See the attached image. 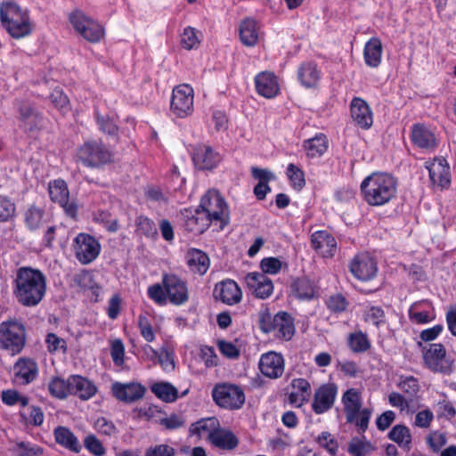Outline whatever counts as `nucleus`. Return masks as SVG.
<instances>
[{
  "label": "nucleus",
  "mask_w": 456,
  "mask_h": 456,
  "mask_svg": "<svg viewBox=\"0 0 456 456\" xmlns=\"http://www.w3.org/2000/svg\"><path fill=\"white\" fill-rule=\"evenodd\" d=\"M287 175L294 189L300 191L305 185L303 171L294 164H289L288 166Z\"/></svg>",
  "instance_id": "nucleus-49"
},
{
  "label": "nucleus",
  "mask_w": 456,
  "mask_h": 456,
  "mask_svg": "<svg viewBox=\"0 0 456 456\" xmlns=\"http://www.w3.org/2000/svg\"><path fill=\"white\" fill-rule=\"evenodd\" d=\"M20 418L25 425L41 426L44 422V412L40 407L30 405L20 410Z\"/></svg>",
  "instance_id": "nucleus-44"
},
{
  "label": "nucleus",
  "mask_w": 456,
  "mask_h": 456,
  "mask_svg": "<svg viewBox=\"0 0 456 456\" xmlns=\"http://www.w3.org/2000/svg\"><path fill=\"white\" fill-rule=\"evenodd\" d=\"M50 100L60 110L66 111L69 110V101L61 89L55 88L50 94Z\"/></svg>",
  "instance_id": "nucleus-60"
},
{
  "label": "nucleus",
  "mask_w": 456,
  "mask_h": 456,
  "mask_svg": "<svg viewBox=\"0 0 456 456\" xmlns=\"http://www.w3.org/2000/svg\"><path fill=\"white\" fill-rule=\"evenodd\" d=\"M77 158L85 166L98 167L111 159V152L100 142H87L77 151Z\"/></svg>",
  "instance_id": "nucleus-11"
},
{
  "label": "nucleus",
  "mask_w": 456,
  "mask_h": 456,
  "mask_svg": "<svg viewBox=\"0 0 456 456\" xmlns=\"http://www.w3.org/2000/svg\"><path fill=\"white\" fill-rule=\"evenodd\" d=\"M351 117L356 125L364 129L370 128L373 122L370 107L360 98H354L351 102Z\"/></svg>",
  "instance_id": "nucleus-26"
},
{
  "label": "nucleus",
  "mask_w": 456,
  "mask_h": 456,
  "mask_svg": "<svg viewBox=\"0 0 456 456\" xmlns=\"http://www.w3.org/2000/svg\"><path fill=\"white\" fill-rule=\"evenodd\" d=\"M342 403L347 422H354L362 407L360 393L354 388L347 389L342 396Z\"/></svg>",
  "instance_id": "nucleus-34"
},
{
  "label": "nucleus",
  "mask_w": 456,
  "mask_h": 456,
  "mask_svg": "<svg viewBox=\"0 0 456 456\" xmlns=\"http://www.w3.org/2000/svg\"><path fill=\"white\" fill-rule=\"evenodd\" d=\"M24 326L17 321H6L0 324V346L12 354H19L25 346Z\"/></svg>",
  "instance_id": "nucleus-7"
},
{
  "label": "nucleus",
  "mask_w": 456,
  "mask_h": 456,
  "mask_svg": "<svg viewBox=\"0 0 456 456\" xmlns=\"http://www.w3.org/2000/svg\"><path fill=\"white\" fill-rule=\"evenodd\" d=\"M317 443L324 447L331 455H335L338 452V443L329 432H322L316 439Z\"/></svg>",
  "instance_id": "nucleus-57"
},
{
  "label": "nucleus",
  "mask_w": 456,
  "mask_h": 456,
  "mask_svg": "<svg viewBox=\"0 0 456 456\" xmlns=\"http://www.w3.org/2000/svg\"><path fill=\"white\" fill-rule=\"evenodd\" d=\"M144 456H175V451L167 444H159L148 448Z\"/></svg>",
  "instance_id": "nucleus-64"
},
{
  "label": "nucleus",
  "mask_w": 456,
  "mask_h": 456,
  "mask_svg": "<svg viewBox=\"0 0 456 456\" xmlns=\"http://www.w3.org/2000/svg\"><path fill=\"white\" fill-rule=\"evenodd\" d=\"M45 342L47 344V348L50 353L66 352V341L63 338H59L54 333H49L46 336Z\"/></svg>",
  "instance_id": "nucleus-58"
},
{
  "label": "nucleus",
  "mask_w": 456,
  "mask_h": 456,
  "mask_svg": "<svg viewBox=\"0 0 456 456\" xmlns=\"http://www.w3.org/2000/svg\"><path fill=\"white\" fill-rule=\"evenodd\" d=\"M216 345L224 356L229 359H236L239 357L240 350L232 342L219 339L217 340Z\"/></svg>",
  "instance_id": "nucleus-59"
},
{
  "label": "nucleus",
  "mask_w": 456,
  "mask_h": 456,
  "mask_svg": "<svg viewBox=\"0 0 456 456\" xmlns=\"http://www.w3.org/2000/svg\"><path fill=\"white\" fill-rule=\"evenodd\" d=\"M245 282L249 290L258 298L265 299L273 291L272 281L264 273H249L245 276Z\"/></svg>",
  "instance_id": "nucleus-20"
},
{
  "label": "nucleus",
  "mask_w": 456,
  "mask_h": 456,
  "mask_svg": "<svg viewBox=\"0 0 456 456\" xmlns=\"http://www.w3.org/2000/svg\"><path fill=\"white\" fill-rule=\"evenodd\" d=\"M428 305L426 302H415L409 308V318L411 322L416 324H425L435 319L432 310L423 309L422 306Z\"/></svg>",
  "instance_id": "nucleus-42"
},
{
  "label": "nucleus",
  "mask_w": 456,
  "mask_h": 456,
  "mask_svg": "<svg viewBox=\"0 0 456 456\" xmlns=\"http://www.w3.org/2000/svg\"><path fill=\"white\" fill-rule=\"evenodd\" d=\"M45 210L35 204L28 206L24 213V222L30 231L39 229L45 222Z\"/></svg>",
  "instance_id": "nucleus-39"
},
{
  "label": "nucleus",
  "mask_w": 456,
  "mask_h": 456,
  "mask_svg": "<svg viewBox=\"0 0 456 456\" xmlns=\"http://www.w3.org/2000/svg\"><path fill=\"white\" fill-rule=\"evenodd\" d=\"M187 265L191 272L203 275L209 268V258L202 250L190 248L185 256Z\"/></svg>",
  "instance_id": "nucleus-32"
},
{
  "label": "nucleus",
  "mask_w": 456,
  "mask_h": 456,
  "mask_svg": "<svg viewBox=\"0 0 456 456\" xmlns=\"http://www.w3.org/2000/svg\"><path fill=\"white\" fill-rule=\"evenodd\" d=\"M220 426V421L216 417L203 418L190 426L189 433L191 436H197L199 439L207 436L209 442L211 436L216 433Z\"/></svg>",
  "instance_id": "nucleus-28"
},
{
  "label": "nucleus",
  "mask_w": 456,
  "mask_h": 456,
  "mask_svg": "<svg viewBox=\"0 0 456 456\" xmlns=\"http://www.w3.org/2000/svg\"><path fill=\"white\" fill-rule=\"evenodd\" d=\"M181 216L184 229L195 235L203 233L211 224L210 219L199 208H185L181 212Z\"/></svg>",
  "instance_id": "nucleus-17"
},
{
  "label": "nucleus",
  "mask_w": 456,
  "mask_h": 456,
  "mask_svg": "<svg viewBox=\"0 0 456 456\" xmlns=\"http://www.w3.org/2000/svg\"><path fill=\"white\" fill-rule=\"evenodd\" d=\"M388 438L397 444L400 447L410 451L411 444V434L404 425H395L388 433Z\"/></svg>",
  "instance_id": "nucleus-41"
},
{
  "label": "nucleus",
  "mask_w": 456,
  "mask_h": 456,
  "mask_svg": "<svg viewBox=\"0 0 456 456\" xmlns=\"http://www.w3.org/2000/svg\"><path fill=\"white\" fill-rule=\"evenodd\" d=\"M151 390L166 403H173L179 397L177 389L169 382H157L151 386Z\"/></svg>",
  "instance_id": "nucleus-43"
},
{
  "label": "nucleus",
  "mask_w": 456,
  "mask_h": 456,
  "mask_svg": "<svg viewBox=\"0 0 456 456\" xmlns=\"http://www.w3.org/2000/svg\"><path fill=\"white\" fill-rule=\"evenodd\" d=\"M338 387L334 383L322 385L314 393L312 409L316 414L328 411L334 404Z\"/></svg>",
  "instance_id": "nucleus-16"
},
{
  "label": "nucleus",
  "mask_w": 456,
  "mask_h": 456,
  "mask_svg": "<svg viewBox=\"0 0 456 456\" xmlns=\"http://www.w3.org/2000/svg\"><path fill=\"white\" fill-rule=\"evenodd\" d=\"M70 377L65 380L60 377H53L48 384L50 394L59 399L66 398L70 395Z\"/></svg>",
  "instance_id": "nucleus-45"
},
{
  "label": "nucleus",
  "mask_w": 456,
  "mask_h": 456,
  "mask_svg": "<svg viewBox=\"0 0 456 456\" xmlns=\"http://www.w3.org/2000/svg\"><path fill=\"white\" fill-rule=\"evenodd\" d=\"M292 388L302 396V400H308L311 396L310 383L305 379H294L291 381Z\"/></svg>",
  "instance_id": "nucleus-61"
},
{
  "label": "nucleus",
  "mask_w": 456,
  "mask_h": 456,
  "mask_svg": "<svg viewBox=\"0 0 456 456\" xmlns=\"http://www.w3.org/2000/svg\"><path fill=\"white\" fill-rule=\"evenodd\" d=\"M95 116L97 124L103 133L113 136L118 134V126L113 118H110L109 115H102L98 112L95 113Z\"/></svg>",
  "instance_id": "nucleus-48"
},
{
  "label": "nucleus",
  "mask_w": 456,
  "mask_h": 456,
  "mask_svg": "<svg viewBox=\"0 0 456 456\" xmlns=\"http://www.w3.org/2000/svg\"><path fill=\"white\" fill-rule=\"evenodd\" d=\"M48 191L51 200L58 203L69 216L72 218L77 216V207L74 202L69 200V191L64 180L57 179L50 182Z\"/></svg>",
  "instance_id": "nucleus-13"
},
{
  "label": "nucleus",
  "mask_w": 456,
  "mask_h": 456,
  "mask_svg": "<svg viewBox=\"0 0 456 456\" xmlns=\"http://www.w3.org/2000/svg\"><path fill=\"white\" fill-rule=\"evenodd\" d=\"M199 208L211 224H216L220 229H224L230 221L228 206L221 196L215 190H209L204 194L200 200Z\"/></svg>",
  "instance_id": "nucleus-5"
},
{
  "label": "nucleus",
  "mask_w": 456,
  "mask_h": 456,
  "mask_svg": "<svg viewBox=\"0 0 456 456\" xmlns=\"http://www.w3.org/2000/svg\"><path fill=\"white\" fill-rule=\"evenodd\" d=\"M258 366L264 376L276 379L284 372V359L281 354L271 351L261 355Z\"/></svg>",
  "instance_id": "nucleus-18"
},
{
  "label": "nucleus",
  "mask_w": 456,
  "mask_h": 456,
  "mask_svg": "<svg viewBox=\"0 0 456 456\" xmlns=\"http://www.w3.org/2000/svg\"><path fill=\"white\" fill-rule=\"evenodd\" d=\"M257 93L265 97L273 98L279 93V85L276 77L271 72H261L255 77Z\"/></svg>",
  "instance_id": "nucleus-27"
},
{
  "label": "nucleus",
  "mask_w": 456,
  "mask_h": 456,
  "mask_svg": "<svg viewBox=\"0 0 456 456\" xmlns=\"http://www.w3.org/2000/svg\"><path fill=\"white\" fill-rule=\"evenodd\" d=\"M313 248L323 257H332L337 251V241L327 231H317L311 236Z\"/></svg>",
  "instance_id": "nucleus-22"
},
{
  "label": "nucleus",
  "mask_w": 456,
  "mask_h": 456,
  "mask_svg": "<svg viewBox=\"0 0 456 456\" xmlns=\"http://www.w3.org/2000/svg\"><path fill=\"white\" fill-rule=\"evenodd\" d=\"M347 305L348 303L346 297L341 294L330 296L326 301L327 307L334 314H339L346 311Z\"/></svg>",
  "instance_id": "nucleus-52"
},
{
  "label": "nucleus",
  "mask_w": 456,
  "mask_h": 456,
  "mask_svg": "<svg viewBox=\"0 0 456 456\" xmlns=\"http://www.w3.org/2000/svg\"><path fill=\"white\" fill-rule=\"evenodd\" d=\"M240 38L246 46L256 45L260 37V27L256 20L251 18L244 19L240 24Z\"/></svg>",
  "instance_id": "nucleus-30"
},
{
  "label": "nucleus",
  "mask_w": 456,
  "mask_h": 456,
  "mask_svg": "<svg viewBox=\"0 0 456 456\" xmlns=\"http://www.w3.org/2000/svg\"><path fill=\"white\" fill-rule=\"evenodd\" d=\"M15 213V205L7 197L0 195V222H6Z\"/></svg>",
  "instance_id": "nucleus-56"
},
{
  "label": "nucleus",
  "mask_w": 456,
  "mask_h": 456,
  "mask_svg": "<svg viewBox=\"0 0 456 456\" xmlns=\"http://www.w3.org/2000/svg\"><path fill=\"white\" fill-rule=\"evenodd\" d=\"M426 167L433 184L445 188L451 183L450 167L444 158H435L432 162H426Z\"/></svg>",
  "instance_id": "nucleus-21"
},
{
  "label": "nucleus",
  "mask_w": 456,
  "mask_h": 456,
  "mask_svg": "<svg viewBox=\"0 0 456 456\" xmlns=\"http://www.w3.org/2000/svg\"><path fill=\"white\" fill-rule=\"evenodd\" d=\"M297 77L302 86L311 88L317 85L320 79V71L316 64L305 62L298 68Z\"/></svg>",
  "instance_id": "nucleus-38"
},
{
  "label": "nucleus",
  "mask_w": 456,
  "mask_h": 456,
  "mask_svg": "<svg viewBox=\"0 0 456 456\" xmlns=\"http://www.w3.org/2000/svg\"><path fill=\"white\" fill-rule=\"evenodd\" d=\"M360 189L368 205L380 207L395 198L397 181L388 173L373 172L362 180Z\"/></svg>",
  "instance_id": "nucleus-2"
},
{
  "label": "nucleus",
  "mask_w": 456,
  "mask_h": 456,
  "mask_svg": "<svg viewBox=\"0 0 456 456\" xmlns=\"http://www.w3.org/2000/svg\"><path fill=\"white\" fill-rule=\"evenodd\" d=\"M53 435L55 442L65 449L75 453H79L81 452L82 445L77 437L69 428L59 426L54 428Z\"/></svg>",
  "instance_id": "nucleus-31"
},
{
  "label": "nucleus",
  "mask_w": 456,
  "mask_h": 456,
  "mask_svg": "<svg viewBox=\"0 0 456 456\" xmlns=\"http://www.w3.org/2000/svg\"><path fill=\"white\" fill-rule=\"evenodd\" d=\"M0 19L4 28L14 38L28 36L33 28L27 11L13 3L2 4Z\"/></svg>",
  "instance_id": "nucleus-4"
},
{
  "label": "nucleus",
  "mask_w": 456,
  "mask_h": 456,
  "mask_svg": "<svg viewBox=\"0 0 456 456\" xmlns=\"http://www.w3.org/2000/svg\"><path fill=\"white\" fill-rule=\"evenodd\" d=\"M304 148L308 157H320L327 151V138L323 134H319L314 138L305 141Z\"/></svg>",
  "instance_id": "nucleus-40"
},
{
  "label": "nucleus",
  "mask_w": 456,
  "mask_h": 456,
  "mask_svg": "<svg viewBox=\"0 0 456 456\" xmlns=\"http://www.w3.org/2000/svg\"><path fill=\"white\" fill-rule=\"evenodd\" d=\"M69 20L74 30L90 43H99L104 37L103 27L78 9L69 13Z\"/></svg>",
  "instance_id": "nucleus-6"
},
{
  "label": "nucleus",
  "mask_w": 456,
  "mask_h": 456,
  "mask_svg": "<svg viewBox=\"0 0 456 456\" xmlns=\"http://www.w3.org/2000/svg\"><path fill=\"white\" fill-rule=\"evenodd\" d=\"M70 395L78 396L82 400L93 397L97 388L95 385L86 378L78 375L70 376Z\"/></svg>",
  "instance_id": "nucleus-29"
},
{
  "label": "nucleus",
  "mask_w": 456,
  "mask_h": 456,
  "mask_svg": "<svg viewBox=\"0 0 456 456\" xmlns=\"http://www.w3.org/2000/svg\"><path fill=\"white\" fill-rule=\"evenodd\" d=\"M374 450V447L368 442L359 439H353L348 445V452L353 456H366Z\"/></svg>",
  "instance_id": "nucleus-50"
},
{
  "label": "nucleus",
  "mask_w": 456,
  "mask_h": 456,
  "mask_svg": "<svg viewBox=\"0 0 456 456\" xmlns=\"http://www.w3.org/2000/svg\"><path fill=\"white\" fill-rule=\"evenodd\" d=\"M137 231L147 237L153 236L157 233L155 224L152 220L145 216H139L135 221Z\"/></svg>",
  "instance_id": "nucleus-55"
},
{
  "label": "nucleus",
  "mask_w": 456,
  "mask_h": 456,
  "mask_svg": "<svg viewBox=\"0 0 456 456\" xmlns=\"http://www.w3.org/2000/svg\"><path fill=\"white\" fill-rule=\"evenodd\" d=\"M125 347L120 339H115L111 343L110 355L117 366L124 363Z\"/></svg>",
  "instance_id": "nucleus-62"
},
{
  "label": "nucleus",
  "mask_w": 456,
  "mask_h": 456,
  "mask_svg": "<svg viewBox=\"0 0 456 456\" xmlns=\"http://www.w3.org/2000/svg\"><path fill=\"white\" fill-rule=\"evenodd\" d=\"M112 392L117 399L126 403H132L141 399L145 393L142 386L137 383L121 384L114 383Z\"/></svg>",
  "instance_id": "nucleus-25"
},
{
  "label": "nucleus",
  "mask_w": 456,
  "mask_h": 456,
  "mask_svg": "<svg viewBox=\"0 0 456 456\" xmlns=\"http://www.w3.org/2000/svg\"><path fill=\"white\" fill-rule=\"evenodd\" d=\"M215 403L221 408L238 410L245 403V394L242 388L234 384H216L212 390Z\"/></svg>",
  "instance_id": "nucleus-9"
},
{
  "label": "nucleus",
  "mask_w": 456,
  "mask_h": 456,
  "mask_svg": "<svg viewBox=\"0 0 456 456\" xmlns=\"http://www.w3.org/2000/svg\"><path fill=\"white\" fill-rule=\"evenodd\" d=\"M74 251L77 259L83 265L92 263L100 254L99 241L87 233H79L75 238Z\"/></svg>",
  "instance_id": "nucleus-12"
},
{
  "label": "nucleus",
  "mask_w": 456,
  "mask_h": 456,
  "mask_svg": "<svg viewBox=\"0 0 456 456\" xmlns=\"http://www.w3.org/2000/svg\"><path fill=\"white\" fill-rule=\"evenodd\" d=\"M293 290L297 297L301 299H310L314 296V286L313 282L306 279H297L293 283Z\"/></svg>",
  "instance_id": "nucleus-46"
},
{
  "label": "nucleus",
  "mask_w": 456,
  "mask_h": 456,
  "mask_svg": "<svg viewBox=\"0 0 456 456\" xmlns=\"http://www.w3.org/2000/svg\"><path fill=\"white\" fill-rule=\"evenodd\" d=\"M86 449L94 456L105 454V449L101 441L94 435H88L84 440Z\"/></svg>",
  "instance_id": "nucleus-54"
},
{
  "label": "nucleus",
  "mask_w": 456,
  "mask_h": 456,
  "mask_svg": "<svg viewBox=\"0 0 456 456\" xmlns=\"http://www.w3.org/2000/svg\"><path fill=\"white\" fill-rule=\"evenodd\" d=\"M423 361L425 366L433 372L450 375L453 371L454 362L447 355L443 344H429L428 347L423 350Z\"/></svg>",
  "instance_id": "nucleus-8"
},
{
  "label": "nucleus",
  "mask_w": 456,
  "mask_h": 456,
  "mask_svg": "<svg viewBox=\"0 0 456 456\" xmlns=\"http://www.w3.org/2000/svg\"><path fill=\"white\" fill-rule=\"evenodd\" d=\"M193 95L192 87L183 84L173 89L171 98V112L177 118H185L191 115L193 111Z\"/></svg>",
  "instance_id": "nucleus-10"
},
{
  "label": "nucleus",
  "mask_w": 456,
  "mask_h": 456,
  "mask_svg": "<svg viewBox=\"0 0 456 456\" xmlns=\"http://www.w3.org/2000/svg\"><path fill=\"white\" fill-rule=\"evenodd\" d=\"M192 159L199 169H212L216 167L221 158L210 146L200 145L195 148Z\"/></svg>",
  "instance_id": "nucleus-24"
},
{
  "label": "nucleus",
  "mask_w": 456,
  "mask_h": 456,
  "mask_svg": "<svg viewBox=\"0 0 456 456\" xmlns=\"http://www.w3.org/2000/svg\"><path fill=\"white\" fill-rule=\"evenodd\" d=\"M348 345L351 350L354 353L365 352L370 347L367 336L362 332L350 334L348 338Z\"/></svg>",
  "instance_id": "nucleus-47"
},
{
  "label": "nucleus",
  "mask_w": 456,
  "mask_h": 456,
  "mask_svg": "<svg viewBox=\"0 0 456 456\" xmlns=\"http://www.w3.org/2000/svg\"><path fill=\"white\" fill-rule=\"evenodd\" d=\"M165 291L168 299L174 305H182L188 300V289L186 282L178 276L170 274L163 278Z\"/></svg>",
  "instance_id": "nucleus-19"
},
{
  "label": "nucleus",
  "mask_w": 456,
  "mask_h": 456,
  "mask_svg": "<svg viewBox=\"0 0 456 456\" xmlns=\"http://www.w3.org/2000/svg\"><path fill=\"white\" fill-rule=\"evenodd\" d=\"M14 295L24 306H36L44 298L46 291V278L38 269L20 267L14 281Z\"/></svg>",
  "instance_id": "nucleus-1"
},
{
  "label": "nucleus",
  "mask_w": 456,
  "mask_h": 456,
  "mask_svg": "<svg viewBox=\"0 0 456 456\" xmlns=\"http://www.w3.org/2000/svg\"><path fill=\"white\" fill-rule=\"evenodd\" d=\"M209 443L218 449L232 451L237 447L239 442L232 431L223 429L220 427L216 433L211 436Z\"/></svg>",
  "instance_id": "nucleus-35"
},
{
  "label": "nucleus",
  "mask_w": 456,
  "mask_h": 456,
  "mask_svg": "<svg viewBox=\"0 0 456 456\" xmlns=\"http://www.w3.org/2000/svg\"><path fill=\"white\" fill-rule=\"evenodd\" d=\"M181 44L187 50H191L200 45V39L195 28L191 27L184 28L182 34Z\"/></svg>",
  "instance_id": "nucleus-53"
},
{
  "label": "nucleus",
  "mask_w": 456,
  "mask_h": 456,
  "mask_svg": "<svg viewBox=\"0 0 456 456\" xmlns=\"http://www.w3.org/2000/svg\"><path fill=\"white\" fill-rule=\"evenodd\" d=\"M411 140L415 145L426 150H433L437 146L435 134L423 125H414Z\"/></svg>",
  "instance_id": "nucleus-33"
},
{
  "label": "nucleus",
  "mask_w": 456,
  "mask_h": 456,
  "mask_svg": "<svg viewBox=\"0 0 456 456\" xmlns=\"http://www.w3.org/2000/svg\"><path fill=\"white\" fill-rule=\"evenodd\" d=\"M213 294L216 299L227 305L237 304L241 299V290L237 283L232 280L216 284Z\"/></svg>",
  "instance_id": "nucleus-23"
},
{
  "label": "nucleus",
  "mask_w": 456,
  "mask_h": 456,
  "mask_svg": "<svg viewBox=\"0 0 456 456\" xmlns=\"http://www.w3.org/2000/svg\"><path fill=\"white\" fill-rule=\"evenodd\" d=\"M365 321L377 328L383 325L386 322V315L383 309L379 306H371L365 313Z\"/></svg>",
  "instance_id": "nucleus-51"
},
{
  "label": "nucleus",
  "mask_w": 456,
  "mask_h": 456,
  "mask_svg": "<svg viewBox=\"0 0 456 456\" xmlns=\"http://www.w3.org/2000/svg\"><path fill=\"white\" fill-rule=\"evenodd\" d=\"M263 273L276 274L281 268V262L276 257H265L260 263Z\"/></svg>",
  "instance_id": "nucleus-63"
},
{
  "label": "nucleus",
  "mask_w": 456,
  "mask_h": 456,
  "mask_svg": "<svg viewBox=\"0 0 456 456\" xmlns=\"http://www.w3.org/2000/svg\"><path fill=\"white\" fill-rule=\"evenodd\" d=\"M12 381L18 386H27L34 382L39 373L37 362L28 357H20L14 363Z\"/></svg>",
  "instance_id": "nucleus-15"
},
{
  "label": "nucleus",
  "mask_w": 456,
  "mask_h": 456,
  "mask_svg": "<svg viewBox=\"0 0 456 456\" xmlns=\"http://www.w3.org/2000/svg\"><path fill=\"white\" fill-rule=\"evenodd\" d=\"M382 44L378 37L370 38L364 46L363 56L365 63L371 68H377L381 61Z\"/></svg>",
  "instance_id": "nucleus-37"
},
{
  "label": "nucleus",
  "mask_w": 456,
  "mask_h": 456,
  "mask_svg": "<svg viewBox=\"0 0 456 456\" xmlns=\"http://www.w3.org/2000/svg\"><path fill=\"white\" fill-rule=\"evenodd\" d=\"M20 127L26 131L37 129L42 122V117L34 107L24 104L20 108Z\"/></svg>",
  "instance_id": "nucleus-36"
},
{
  "label": "nucleus",
  "mask_w": 456,
  "mask_h": 456,
  "mask_svg": "<svg viewBox=\"0 0 456 456\" xmlns=\"http://www.w3.org/2000/svg\"><path fill=\"white\" fill-rule=\"evenodd\" d=\"M349 271L357 280L367 281L376 276L378 266L376 261L368 253H360L351 260Z\"/></svg>",
  "instance_id": "nucleus-14"
},
{
  "label": "nucleus",
  "mask_w": 456,
  "mask_h": 456,
  "mask_svg": "<svg viewBox=\"0 0 456 456\" xmlns=\"http://www.w3.org/2000/svg\"><path fill=\"white\" fill-rule=\"evenodd\" d=\"M259 328L264 333H273L274 338L289 341L295 334L293 317L287 312L272 315L267 308L258 314Z\"/></svg>",
  "instance_id": "nucleus-3"
}]
</instances>
